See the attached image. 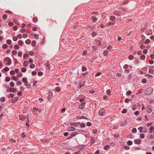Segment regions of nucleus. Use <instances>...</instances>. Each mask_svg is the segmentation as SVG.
Returning <instances> with one entry per match:
<instances>
[{
  "label": "nucleus",
  "mask_w": 154,
  "mask_h": 154,
  "mask_svg": "<svg viewBox=\"0 0 154 154\" xmlns=\"http://www.w3.org/2000/svg\"><path fill=\"white\" fill-rule=\"evenodd\" d=\"M144 134H141L140 135V137L141 138H143L144 137Z\"/></svg>",
  "instance_id": "52"
},
{
  "label": "nucleus",
  "mask_w": 154,
  "mask_h": 154,
  "mask_svg": "<svg viewBox=\"0 0 154 154\" xmlns=\"http://www.w3.org/2000/svg\"><path fill=\"white\" fill-rule=\"evenodd\" d=\"M105 113V111L103 109H100L98 112V114L100 116H103Z\"/></svg>",
  "instance_id": "6"
},
{
  "label": "nucleus",
  "mask_w": 154,
  "mask_h": 154,
  "mask_svg": "<svg viewBox=\"0 0 154 154\" xmlns=\"http://www.w3.org/2000/svg\"><path fill=\"white\" fill-rule=\"evenodd\" d=\"M2 17L4 20H6L7 17V16L5 14Z\"/></svg>",
  "instance_id": "49"
},
{
  "label": "nucleus",
  "mask_w": 154,
  "mask_h": 154,
  "mask_svg": "<svg viewBox=\"0 0 154 154\" xmlns=\"http://www.w3.org/2000/svg\"><path fill=\"white\" fill-rule=\"evenodd\" d=\"M141 140L140 139H136L134 140V142L135 144H140L141 143Z\"/></svg>",
  "instance_id": "10"
},
{
  "label": "nucleus",
  "mask_w": 154,
  "mask_h": 154,
  "mask_svg": "<svg viewBox=\"0 0 154 154\" xmlns=\"http://www.w3.org/2000/svg\"><path fill=\"white\" fill-rule=\"evenodd\" d=\"M145 58V56L144 55H142L140 57V59L141 60H144Z\"/></svg>",
  "instance_id": "31"
},
{
  "label": "nucleus",
  "mask_w": 154,
  "mask_h": 154,
  "mask_svg": "<svg viewBox=\"0 0 154 154\" xmlns=\"http://www.w3.org/2000/svg\"><path fill=\"white\" fill-rule=\"evenodd\" d=\"M34 37L36 39H37L39 38L38 35L36 34H34Z\"/></svg>",
  "instance_id": "30"
},
{
  "label": "nucleus",
  "mask_w": 154,
  "mask_h": 154,
  "mask_svg": "<svg viewBox=\"0 0 154 154\" xmlns=\"http://www.w3.org/2000/svg\"><path fill=\"white\" fill-rule=\"evenodd\" d=\"M10 90V92H16L17 91V89L16 88H10L9 89H8L7 92H8V90Z\"/></svg>",
  "instance_id": "7"
},
{
  "label": "nucleus",
  "mask_w": 154,
  "mask_h": 154,
  "mask_svg": "<svg viewBox=\"0 0 154 154\" xmlns=\"http://www.w3.org/2000/svg\"><path fill=\"white\" fill-rule=\"evenodd\" d=\"M148 138L149 139H151L152 138H154V135L152 134H151V135H148Z\"/></svg>",
  "instance_id": "26"
},
{
  "label": "nucleus",
  "mask_w": 154,
  "mask_h": 154,
  "mask_svg": "<svg viewBox=\"0 0 154 154\" xmlns=\"http://www.w3.org/2000/svg\"><path fill=\"white\" fill-rule=\"evenodd\" d=\"M17 37H18V38L21 39L22 38L23 36H22V35L21 34H19L17 35Z\"/></svg>",
  "instance_id": "51"
},
{
  "label": "nucleus",
  "mask_w": 154,
  "mask_h": 154,
  "mask_svg": "<svg viewBox=\"0 0 154 154\" xmlns=\"http://www.w3.org/2000/svg\"><path fill=\"white\" fill-rule=\"evenodd\" d=\"M152 122H150V123H147L146 124V126L148 127H149V126H151L152 125Z\"/></svg>",
  "instance_id": "37"
},
{
  "label": "nucleus",
  "mask_w": 154,
  "mask_h": 154,
  "mask_svg": "<svg viewBox=\"0 0 154 154\" xmlns=\"http://www.w3.org/2000/svg\"><path fill=\"white\" fill-rule=\"evenodd\" d=\"M86 69H87L86 67H85V66H83L82 67V71H86Z\"/></svg>",
  "instance_id": "64"
},
{
  "label": "nucleus",
  "mask_w": 154,
  "mask_h": 154,
  "mask_svg": "<svg viewBox=\"0 0 154 154\" xmlns=\"http://www.w3.org/2000/svg\"><path fill=\"white\" fill-rule=\"evenodd\" d=\"M149 71L150 73H153L154 72V70L152 69H149Z\"/></svg>",
  "instance_id": "54"
},
{
  "label": "nucleus",
  "mask_w": 154,
  "mask_h": 154,
  "mask_svg": "<svg viewBox=\"0 0 154 154\" xmlns=\"http://www.w3.org/2000/svg\"><path fill=\"white\" fill-rule=\"evenodd\" d=\"M17 76L19 77H21L23 76V74L22 73L20 72L18 74Z\"/></svg>",
  "instance_id": "62"
},
{
  "label": "nucleus",
  "mask_w": 154,
  "mask_h": 154,
  "mask_svg": "<svg viewBox=\"0 0 154 154\" xmlns=\"http://www.w3.org/2000/svg\"><path fill=\"white\" fill-rule=\"evenodd\" d=\"M10 73L11 75H14L15 74V72L14 70H12L10 71Z\"/></svg>",
  "instance_id": "58"
},
{
  "label": "nucleus",
  "mask_w": 154,
  "mask_h": 154,
  "mask_svg": "<svg viewBox=\"0 0 154 154\" xmlns=\"http://www.w3.org/2000/svg\"><path fill=\"white\" fill-rule=\"evenodd\" d=\"M3 49H6L8 47V45L6 44L3 45L2 46Z\"/></svg>",
  "instance_id": "44"
},
{
  "label": "nucleus",
  "mask_w": 154,
  "mask_h": 154,
  "mask_svg": "<svg viewBox=\"0 0 154 154\" xmlns=\"http://www.w3.org/2000/svg\"><path fill=\"white\" fill-rule=\"evenodd\" d=\"M17 85H20L22 84V82L21 81H18L17 82Z\"/></svg>",
  "instance_id": "59"
},
{
  "label": "nucleus",
  "mask_w": 154,
  "mask_h": 154,
  "mask_svg": "<svg viewBox=\"0 0 154 154\" xmlns=\"http://www.w3.org/2000/svg\"><path fill=\"white\" fill-rule=\"evenodd\" d=\"M109 19L110 20L113 21L115 19V17L113 16H111L110 17Z\"/></svg>",
  "instance_id": "21"
},
{
  "label": "nucleus",
  "mask_w": 154,
  "mask_h": 154,
  "mask_svg": "<svg viewBox=\"0 0 154 154\" xmlns=\"http://www.w3.org/2000/svg\"><path fill=\"white\" fill-rule=\"evenodd\" d=\"M46 66L48 69H50V66L49 63L48 62H47L45 64Z\"/></svg>",
  "instance_id": "22"
},
{
  "label": "nucleus",
  "mask_w": 154,
  "mask_h": 154,
  "mask_svg": "<svg viewBox=\"0 0 154 154\" xmlns=\"http://www.w3.org/2000/svg\"><path fill=\"white\" fill-rule=\"evenodd\" d=\"M110 148V146L109 145H106L104 147V149L106 150H107Z\"/></svg>",
  "instance_id": "50"
},
{
  "label": "nucleus",
  "mask_w": 154,
  "mask_h": 154,
  "mask_svg": "<svg viewBox=\"0 0 154 154\" xmlns=\"http://www.w3.org/2000/svg\"><path fill=\"white\" fill-rule=\"evenodd\" d=\"M85 81H84V82L81 85L79 84V85L78 86V88L79 89L81 88L82 86H83L85 85Z\"/></svg>",
  "instance_id": "17"
},
{
  "label": "nucleus",
  "mask_w": 154,
  "mask_h": 154,
  "mask_svg": "<svg viewBox=\"0 0 154 154\" xmlns=\"http://www.w3.org/2000/svg\"><path fill=\"white\" fill-rule=\"evenodd\" d=\"M10 86L11 87H13L14 86V83L13 82H11L10 83Z\"/></svg>",
  "instance_id": "32"
},
{
  "label": "nucleus",
  "mask_w": 154,
  "mask_h": 154,
  "mask_svg": "<svg viewBox=\"0 0 154 154\" xmlns=\"http://www.w3.org/2000/svg\"><path fill=\"white\" fill-rule=\"evenodd\" d=\"M85 103H82L78 107V108L79 109H82L84 108L85 106Z\"/></svg>",
  "instance_id": "12"
},
{
  "label": "nucleus",
  "mask_w": 154,
  "mask_h": 154,
  "mask_svg": "<svg viewBox=\"0 0 154 154\" xmlns=\"http://www.w3.org/2000/svg\"><path fill=\"white\" fill-rule=\"evenodd\" d=\"M154 130V126H151L149 128V132L150 133H151L152 131Z\"/></svg>",
  "instance_id": "20"
},
{
  "label": "nucleus",
  "mask_w": 154,
  "mask_h": 154,
  "mask_svg": "<svg viewBox=\"0 0 154 154\" xmlns=\"http://www.w3.org/2000/svg\"><path fill=\"white\" fill-rule=\"evenodd\" d=\"M19 98L18 97H16L12 99L11 101L12 103H14L15 101H16Z\"/></svg>",
  "instance_id": "13"
},
{
  "label": "nucleus",
  "mask_w": 154,
  "mask_h": 154,
  "mask_svg": "<svg viewBox=\"0 0 154 154\" xmlns=\"http://www.w3.org/2000/svg\"><path fill=\"white\" fill-rule=\"evenodd\" d=\"M131 93V91H128L126 92V94L127 95H128Z\"/></svg>",
  "instance_id": "60"
},
{
  "label": "nucleus",
  "mask_w": 154,
  "mask_h": 154,
  "mask_svg": "<svg viewBox=\"0 0 154 154\" xmlns=\"http://www.w3.org/2000/svg\"><path fill=\"white\" fill-rule=\"evenodd\" d=\"M21 70L23 72H25L26 71V69L25 68L22 67L21 68Z\"/></svg>",
  "instance_id": "41"
},
{
  "label": "nucleus",
  "mask_w": 154,
  "mask_h": 154,
  "mask_svg": "<svg viewBox=\"0 0 154 154\" xmlns=\"http://www.w3.org/2000/svg\"><path fill=\"white\" fill-rule=\"evenodd\" d=\"M11 79L13 80H16V81L17 79L16 78V77L15 76H12L11 78Z\"/></svg>",
  "instance_id": "40"
},
{
  "label": "nucleus",
  "mask_w": 154,
  "mask_h": 154,
  "mask_svg": "<svg viewBox=\"0 0 154 154\" xmlns=\"http://www.w3.org/2000/svg\"><path fill=\"white\" fill-rule=\"evenodd\" d=\"M22 53L21 51H20L18 53V56L19 57H21L22 56Z\"/></svg>",
  "instance_id": "48"
},
{
  "label": "nucleus",
  "mask_w": 154,
  "mask_h": 154,
  "mask_svg": "<svg viewBox=\"0 0 154 154\" xmlns=\"http://www.w3.org/2000/svg\"><path fill=\"white\" fill-rule=\"evenodd\" d=\"M14 48L15 49H18L19 48V47L17 45H16L14 46Z\"/></svg>",
  "instance_id": "35"
},
{
  "label": "nucleus",
  "mask_w": 154,
  "mask_h": 154,
  "mask_svg": "<svg viewBox=\"0 0 154 154\" xmlns=\"http://www.w3.org/2000/svg\"><path fill=\"white\" fill-rule=\"evenodd\" d=\"M6 43L8 45H10L11 43V40L8 39L6 41Z\"/></svg>",
  "instance_id": "27"
},
{
  "label": "nucleus",
  "mask_w": 154,
  "mask_h": 154,
  "mask_svg": "<svg viewBox=\"0 0 154 154\" xmlns=\"http://www.w3.org/2000/svg\"><path fill=\"white\" fill-rule=\"evenodd\" d=\"M5 80L7 82H8L10 81V78L9 77H7L5 78Z\"/></svg>",
  "instance_id": "33"
},
{
  "label": "nucleus",
  "mask_w": 154,
  "mask_h": 154,
  "mask_svg": "<svg viewBox=\"0 0 154 154\" xmlns=\"http://www.w3.org/2000/svg\"><path fill=\"white\" fill-rule=\"evenodd\" d=\"M19 119L23 121L25 119V117L23 115H20L19 116Z\"/></svg>",
  "instance_id": "16"
},
{
  "label": "nucleus",
  "mask_w": 154,
  "mask_h": 154,
  "mask_svg": "<svg viewBox=\"0 0 154 154\" xmlns=\"http://www.w3.org/2000/svg\"><path fill=\"white\" fill-rule=\"evenodd\" d=\"M107 49L108 51H111L112 50V48L111 46H109L107 47Z\"/></svg>",
  "instance_id": "56"
},
{
  "label": "nucleus",
  "mask_w": 154,
  "mask_h": 154,
  "mask_svg": "<svg viewBox=\"0 0 154 154\" xmlns=\"http://www.w3.org/2000/svg\"><path fill=\"white\" fill-rule=\"evenodd\" d=\"M31 40L30 39H27L25 41L26 44L27 45L30 44L31 43Z\"/></svg>",
  "instance_id": "18"
},
{
  "label": "nucleus",
  "mask_w": 154,
  "mask_h": 154,
  "mask_svg": "<svg viewBox=\"0 0 154 154\" xmlns=\"http://www.w3.org/2000/svg\"><path fill=\"white\" fill-rule=\"evenodd\" d=\"M29 65V63L27 61H24L23 63V66L24 67H26Z\"/></svg>",
  "instance_id": "15"
},
{
  "label": "nucleus",
  "mask_w": 154,
  "mask_h": 154,
  "mask_svg": "<svg viewBox=\"0 0 154 154\" xmlns=\"http://www.w3.org/2000/svg\"><path fill=\"white\" fill-rule=\"evenodd\" d=\"M23 43V42L22 40H19L18 42V44L20 46H22Z\"/></svg>",
  "instance_id": "29"
},
{
  "label": "nucleus",
  "mask_w": 154,
  "mask_h": 154,
  "mask_svg": "<svg viewBox=\"0 0 154 154\" xmlns=\"http://www.w3.org/2000/svg\"><path fill=\"white\" fill-rule=\"evenodd\" d=\"M22 82L24 83V85L26 87V88H29L30 85L28 84L27 79L26 78H24L22 79Z\"/></svg>",
  "instance_id": "3"
},
{
  "label": "nucleus",
  "mask_w": 154,
  "mask_h": 154,
  "mask_svg": "<svg viewBox=\"0 0 154 154\" xmlns=\"http://www.w3.org/2000/svg\"><path fill=\"white\" fill-rule=\"evenodd\" d=\"M29 67L33 69L35 67V65L34 64L32 63L30 64Z\"/></svg>",
  "instance_id": "34"
},
{
  "label": "nucleus",
  "mask_w": 154,
  "mask_h": 154,
  "mask_svg": "<svg viewBox=\"0 0 154 154\" xmlns=\"http://www.w3.org/2000/svg\"><path fill=\"white\" fill-rule=\"evenodd\" d=\"M17 51L14 50L12 52V54L14 55H15L17 54Z\"/></svg>",
  "instance_id": "38"
},
{
  "label": "nucleus",
  "mask_w": 154,
  "mask_h": 154,
  "mask_svg": "<svg viewBox=\"0 0 154 154\" xmlns=\"http://www.w3.org/2000/svg\"><path fill=\"white\" fill-rule=\"evenodd\" d=\"M23 58L25 59H27L28 58V55L27 54H25L23 55Z\"/></svg>",
  "instance_id": "25"
},
{
  "label": "nucleus",
  "mask_w": 154,
  "mask_h": 154,
  "mask_svg": "<svg viewBox=\"0 0 154 154\" xmlns=\"http://www.w3.org/2000/svg\"><path fill=\"white\" fill-rule=\"evenodd\" d=\"M150 42V40L149 39H147L145 41V43L147 44Z\"/></svg>",
  "instance_id": "63"
},
{
  "label": "nucleus",
  "mask_w": 154,
  "mask_h": 154,
  "mask_svg": "<svg viewBox=\"0 0 154 154\" xmlns=\"http://www.w3.org/2000/svg\"><path fill=\"white\" fill-rule=\"evenodd\" d=\"M137 108V106L136 105H134L133 106L132 109L133 110H135Z\"/></svg>",
  "instance_id": "43"
},
{
  "label": "nucleus",
  "mask_w": 154,
  "mask_h": 154,
  "mask_svg": "<svg viewBox=\"0 0 154 154\" xmlns=\"http://www.w3.org/2000/svg\"><path fill=\"white\" fill-rule=\"evenodd\" d=\"M153 107L152 106L149 105L147 106L146 108V110L149 113L151 112L152 110Z\"/></svg>",
  "instance_id": "4"
},
{
  "label": "nucleus",
  "mask_w": 154,
  "mask_h": 154,
  "mask_svg": "<svg viewBox=\"0 0 154 154\" xmlns=\"http://www.w3.org/2000/svg\"><path fill=\"white\" fill-rule=\"evenodd\" d=\"M134 56L132 55H130L128 56V59L129 60H131L134 59Z\"/></svg>",
  "instance_id": "24"
},
{
  "label": "nucleus",
  "mask_w": 154,
  "mask_h": 154,
  "mask_svg": "<svg viewBox=\"0 0 154 154\" xmlns=\"http://www.w3.org/2000/svg\"><path fill=\"white\" fill-rule=\"evenodd\" d=\"M23 37L24 38H27L28 36V35L27 34H24L23 35Z\"/></svg>",
  "instance_id": "47"
},
{
  "label": "nucleus",
  "mask_w": 154,
  "mask_h": 154,
  "mask_svg": "<svg viewBox=\"0 0 154 154\" xmlns=\"http://www.w3.org/2000/svg\"><path fill=\"white\" fill-rule=\"evenodd\" d=\"M69 131H73L75 130V128L71 126H69L68 128Z\"/></svg>",
  "instance_id": "11"
},
{
  "label": "nucleus",
  "mask_w": 154,
  "mask_h": 154,
  "mask_svg": "<svg viewBox=\"0 0 154 154\" xmlns=\"http://www.w3.org/2000/svg\"><path fill=\"white\" fill-rule=\"evenodd\" d=\"M153 89L151 87H149L147 88L145 91V94L149 95L151 94L152 92Z\"/></svg>",
  "instance_id": "2"
},
{
  "label": "nucleus",
  "mask_w": 154,
  "mask_h": 154,
  "mask_svg": "<svg viewBox=\"0 0 154 154\" xmlns=\"http://www.w3.org/2000/svg\"><path fill=\"white\" fill-rule=\"evenodd\" d=\"M3 62L4 63L7 65H10L11 63V61L10 58L8 57H5L4 59Z\"/></svg>",
  "instance_id": "1"
},
{
  "label": "nucleus",
  "mask_w": 154,
  "mask_h": 154,
  "mask_svg": "<svg viewBox=\"0 0 154 154\" xmlns=\"http://www.w3.org/2000/svg\"><path fill=\"white\" fill-rule=\"evenodd\" d=\"M114 15L116 16H120L121 14L119 11H114L113 12Z\"/></svg>",
  "instance_id": "9"
},
{
  "label": "nucleus",
  "mask_w": 154,
  "mask_h": 154,
  "mask_svg": "<svg viewBox=\"0 0 154 154\" xmlns=\"http://www.w3.org/2000/svg\"><path fill=\"white\" fill-rule=\"evenodd\" d=\"M9 70V68L7 67H5L4 69L2 70V72H4L5 71H8Z\"/></svg>",
  "instance_id": "19"
},
{
  "label": "nucleus",
  "mask_w": 154,
  "mask_h": 154,
  "mask_svg": "<svg viewBox=\"0 0 154 154\" xmlns=\"http://www.w3.org/2000/svg\"><path fill=\"white\" fill-rule=\"evenodd\" d=\"M91 20H92V21L93 23H94L96 22L97 21V19L96 17L93 16L91 17Z\"/></svg>",
  "instance_id": "8"
},
{
  "label": "nucleus",
  "mask_w": 154,
  "mask_h": 154,
  "mask_svg": "<svg viewBox=\"0 0 154 154\" xmlns=\"http://www.w3.org/2000/svg\"><path fill=\"white\" fill-rule=\"evenodd\" d=\"M127 112V110H126V109H123L122 110V113L124 114V113H126Z\"/></svg>",
  "instance_id": "55"
},
{
  "label": "nucleus",
  "mask_w": 154,
  "mask_h": 154,
  "mask_svg": "<svg viewBox=\"0 0 154 154\" xmlns=\"http://www.w3.org/2000/svg\"><path fill=\"white\" fill-rule=\"evenodd\" d=\"M18 37L17 36H14L13 37V39L14 41H16L17 40Z\"/></svg>",
  "instance_id": "42"
},
{
  "label": "nucleus",
  "mask_w": 154,
  "mask_h": 154,
  "mask_svg": "<svg viewBox=\"0 0 154 154\" xmlns=\"http://www.w3.org/2000/svg\"><path fill=\"white\" fill-rule=\"evenodd\" d=\"M101 73L100 72H97L95 75V77H96L97 76L100 75L101 74Z\"/></svg>",
  "instance_id": "61"
},
{
  "label": "nucleus",
  "mask_w": 154,
  "mask_h": 154,
  "mask_svg": "<svg viewBox=\"0 0 154 154\" xmlns=\"http://www.w3.org/2000/svg\"><path fill=\"white\" fill-rule=\"evenodd\" d=\"M36 44V42L35 40H33L32 42V45L33 47H35Z\"/></svg>",
  "instance_id": "23"
},
{
  "label": "nucleus",
  "mask_w": 154,
  "mask_h": 154,
  "mask_svg": "<svg viewBox=\"0 0 154 154\" xmlns=\"http://www.w3.org/2000/svg\"><path fill=\"white\" fill-rule=\"evenodd\" d=\"M132 142L131 141H128L127 143V144L128 145H131L132 144Z\"/></svg>",
  "instance_id": "36"
},
{
  "label": "nucleus",
  "mask_w": 154,
  "mask_h": 154,
  "mask_svg": "<svg viewBox=\"0 0 154 154\" xmlns=\"http://www.w3.org/2000/svg\"><path fill=\"white\" fill-rule=\"evenodd\" d=\"M91 140L92 144L93 143L95 142V140L94 139V137H91Z\"/></svg>",
  "instance_id": "28"
},
{
  "label": "nucleus",
  "mask_w": 154,
  "mask_h": 154,
  "mask_svg": "<svg viewBox=\"0 0 154 154\" xmlns=\"http://www.w3.org/2000/svg\"><path fill=\"white\" fill-rule=\"evenodd\" d=\"M138 129L140 132L146 133L147 132L146 129L145 127H140L138 128Z\"/></svg>",
  "instance_id": "5"
},
{
  "label": "nucleus",
  "mask_w": 154,
  "mask_h": 154,
  "mask_svg": "<svg viewBox=\"0 0 154 154\" xmlns=\"http://www.w3.org/2000/svg\"><path fill=\"white\" fill-rule=\"evenodd\" d=\"M27 122L26 123V125L27 127H29V115H27Z\"/></svg>",
  "instance_id": "14"
},
{
  "label": "nucleus",
  "mask_w": 154,
  "mask_h": 154,
  "mask_svg": "<svg viewBox=\"0 0 154 154\" xmlns=\"http://www.w3.org/2000/svg\"><path fill=\"white\" fill-rule=\"evenodd\" d=\"M55 90L57 92H59L60 91V89L59 87H57L56 88Z\"/></svg>",
  "instance_id": "45"
},
{
  "label": "nucleus",
  "mask_w": 154,
  "mask_h": 154,
  "mask_svg": "<svg viewBox=\"0 0 154 154\" xmlns=\"http://www.w3.org/2000/svg\"><path fill=\"white\" fill-rule=\"evenodd\" d=\"M142 82L143 83H146V80L145 79H142Z\"/></svg>",
  "instance_id": "53"
},
{
  "label": "nucleus",
  "mask_w": 154,
  "mask_h": 154,
  "mask_svg": "<svg viewBox=\"0 0 154 154\" xmlns=\"http://www.w3.org/2000/svg\"><path fill=\"white\" fill-rule=\"evenodd\" d=\"M131 131L133 133H136L137 131V129L136 128H134L132 129Z\"/></svg>",
  "instance_id": "39"
},
{
  "label": "nucleus",
  "mask_w": 154,
  "mask_h": 154,
  "mask_svg": "<svg viewBox=\"0 0 154 154\" xmlns=\"http://www.w3.org/2000/svg\"><path fill=\"white\" fill-rule=\"evenodd\" d=\"M87 51H86V50L84 51L83 52V53H82L83 55L85 56L86 55V54H87Z\"/></svg>",
  "instance_id": "57"
},
{
  "label": "nucleus",
  "mask_w": 154,
  "mask_h": 154,
  "mask_svg": "<svg viewBox=\"0 0 154 154\" xmlns=\"http://www.w3.org/2000/svg\"><path fill=\"white\" fill-rule=\"evenodd\" d=\"M5 98L4 97H2L0 99V101L1 102H3L5 101Z\"/></svg>",
  "instance_id": "46"
}]
</instances>
